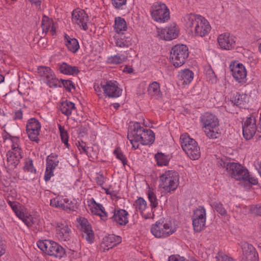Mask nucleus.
<instances>
[{
	"label": "nucleus",
	"mask_w": 261,
	"mask_h": 261,
	"mask_svg": "<svg viewBox=\"0 0 261 261\" xmlns=\"http://www.w3.org/2000/svg\"><path fill=\"white\" fill-rule=\"evenodd\" d=\"M188 56V48L186 45L177 44L172 47L170 51V59L175 67L182 66Z\"/></svg>",
	"instance_id": "obj_7"
},
{
	"label": "nucleus",
	"mask_w": 261,
	"mask_h": 261,
	"mask_svg": "<svg viewBox=\"0 0 261 261\" xmlns=\"http://www.w3.org/2000/svg\"><path fill=\"white\" fill-rule=\"evenodd\" d=\"M32 4H34L38 8L40 9V5L42 0H29Z\"/></svg>",
	"instance_id": "obj_63"
},
{
	"label": "nucleus",
	"mask_w": 261,
	"mask_h": 261,
	"mask_svg": "<svg viewBox=\"0 0 261 261\" xmlns=\"http://www.w3.org/2000/svg\"><path fill=\"white\" fill-rule=\"evenodd\" d=\"M127 60V57L124 55H117L108 58V62L113 64H119Z\"/></svg>",
	"instance_id": "obj_40"
},
{
	"label": "nucleus",
	"mask_w": 261,
	"mask_h": 261,
	"mask_svg": "<svg viewBox=\"0 0 261 261\" xmlns=\"http://www.w3.org/2000/svg\"><path fill=\"white\" fill-rule=\"evenodd\" d=\"M68 201L69 200L67 198L59 199L58 198H55L50 200V205L51 206L62 209V207H64L63 205L64 202L67 203Z\"/></svg>",
	"instance_id": "obj_41"
},
{
	"label": "nucleus",
	"mask_w": 261,
	"mask_h": 261,
	"mask_svg": "<svg viewBox=\"0 0 261 261\" xmlns=\"http://www.w3.org/2000/svg\"><path fill=\"white\" fill-rule=\"evenodd\" d=\"M56 232L57 237L61 241H67L69 240L71 238V229L66 224H58Z\"/></svg>",
	"instance_id": "obj_21"
},
{
	"label": "nucleus",
	"mask_w": 261,
	"mask_h": 261,
	"mask_svg": "<svg viewBox=\"0 0 261 261\" xmlns=\"http://www.w3.org/2000/svg\"><path fill=\"white\" fill-rule=\"evenodd\" d=\"M231 163H227L224 161H223L222 160H221L219 161V164L221 167H223L224 168H225L226 171H227V167H228L227 165L230 164Z\"/></svg>",
	"instance_id": "obj_64"
},
{
	"label": "nucleus",
	"mask_w": 261,
	"mask_h": 261,
	"mask_svg": "<svg viewBox=\"0 0 261 261\" xmlns=\"http://www.w3.org/2000/svg\"><path fill=\"white\" fill-rule=\"evenodd\" d=\"M183 150L191 160H198L200 156V148L196 141L186 146Z\"/></svg>",
	"instance_id": "obj_24"
},
{
	"label": "nucleus",
	"mask_w": 261,
	"mask_h": 261,
	"mask_svg": "<svg viewBox=\"0 0 261 261\" xmlns=\"http://www.w3.org/2000/svg\"><path fill=\"white\" fill-rule=\"evenodd\" d=\"M151 15L152 19L159 22H164L170 18L169 10L164 3H156L151 7Z\"/></svg>",
	"instance_id": "obj_8"
},
{
	"label": "nucleus",
	"mask_w": 261,
	"mask_h": 261,
	"mask_svg": "<svg viewBox=\"0 0 261 261\" xmlns=\"http://www.w3.org/2000/svg\"><path fill=\"white\" fill-rule=\"evenodd\" d=\"M14 213L16 216L21 220H23L25 217V215L23 212L19 211V209L17 210Z\"/></svg>",
	"instance_id": "obj_60"
},
{
	"label": "nucleus",
	"mask_w": 261,
	"mask_h": 261,
	"mask_svg": "<svg viewBox=\"0 0 261 261\" xmlns=\"http://www.w3.org/2000/svg\"><path fill=\"white\" fill-rule=\"evenodd\" d=\"M184 19L188 28H194L195 36L204 37L207 35L211 30L209 22L203 17L192 13L187 14Z\"/></svg>",
	"instance_id": "obj_2"
},
{
	"label": "nucleus",
	"mask_w": 261,
	"mask_h": 261,
	"mask_svg": "<svg viewBox=\"0 0 261 261\" xmlns=\"http://www.w3.org/2000/svg\"><path fill=\"white\" fill-rule=\"evenodd\" d=\"M158 32L160 38H163L165 40L174 39L178 36V31L174 23L169 27L162 29L161 32L159 31Z\"/></svg>",
	"instance_id": "obj_20"
},
{
	"label": "nucleus",
	"mask_w": 261,
	"mask_h": 261,
	"mask_svg": "<svg viewBox=\"0 0 261 261\" xmlns=\"http://www.w3.org/2000/svg\"><path fill=\"white\" fill-rule=\"evenodd\" d=\"M113 6L116 9H122V7L126 4V0H112Z\"/></svg>",
	"instance_id": "obj_51"
},
{
	"label": "nucleus",
	"mask_w": 261,
	"mask_h": 261,
	"mask_svg": "<svg viewBox=\"0 0 261 261\" xmlns=\"http://www.w3.org/2000/svg\"><path fill=\"white\" fill-rule=\"evenodd\" d=\"M72 20L84 30H88L87 22L89 21V17L84 10L76 9L73 10L72 13Z\"/></svg>",
	"instance_id": "obj_16"
},
{
	"label": "nucleus",
	"mask_w": 261,
	"mask_h": 261,
	"mask_svg": "<svg viewBox=\"0 0 261 261\" xmlns=\"http://www.w3.org/2000/svg\"><path fill=\"white\" fill-rule=\"evenodd\" d=\"M53 170L50 169H48L47 168H46V171L44 175V179L46 181H48L50 177L53 176Z\"/></svg>",
	"instance_id": "obj_57"
},
{
	"label": "nucleus",
	"mask_w": 261,
	"mask_h": 261,
	"mask_svg": "<svg viewBox=\"0 0 261 261\" xmlns=\"http://www.w3.org/2000/svg\"><path fill=\"white\" fill-rule=\"evenodd\" d=\"M134 206L135 207L136 211L140 212L145 219H147L149 217V216H146L145 214V211L147 208V205L146 201L144 198L139 197L135 200L134 203Z\"/></svg>",
	"instance_id": "obj_27"
},
{
	"label": "nucleus",
	"mask_w": 261,
	"mask_h": 261,
	"mask_svg": "<svg viewBox=\"0 0 261 261\" xmlns=\"http://www.w3.org/2000/svg\"><path fill=\"white\" fill-rule=\"evenodd\" d=\"M116 45L120 47H128L130 44L129 41L124 40L123 38H120L116 40L115 42Z\"/></svg>",
	"instance_id": "obj_49"
},
{
	"label": "nucleus",
	"mask_w": 261,
	"mask_h": 261,
	"mask_svg": "<svg viewBox=\"0 0 261 261\" xmlns=\"http://www.w3.org/2000/svg\"><path fill=\"white\" fill-rule=\"evenodd\" d=\"M127 139L135 149L139 147L138 142L142 145H151L154 141V133L150 129L145 130L139 123L135 122L128 127Z\"/></svg>",
	"instance_id": "obj_1"
},
{
	"label": "nucleus",
	"mask_w": 261,
	"mask_h": 261,
	"mask_svg": "<svg viewBox=\"0 0 261 261\" xmlns=\"http://www.w3.org/2000/svg\"><path fill=\"white\" fill-rule=\"evenodd\" d=\"M155 159L158 166H166L169 162L168 157L161 152L157 153L155 155Z\"/></svg>",
	"instance_id": "obj_37"
},
{
	"label": "nucleus",
	"mask_w": 261,
	"mask_h": 261,
	"mask_svg": "<svg viewBox=\"0 0 261 261\" xmlns=\"http://www.w3.org/2000/svg\"><path fill=\"white\" fill-rule=\"evenodd\" d=\"M114 28L116 32L119 34L122 33V31H125L127 25L124 19L120 17L116 18Z\"/></svg>",
	"instance_id": "obj_34"
},
{
	"label": "nucleus",
	"mask_w": 261,
	"mask_h": 261,
	"mask_svg": "<svg viewBox=\"0 0 261 261\" xmlns=\"http://www.w3.org/2000/svg\"><path fill=\"white\" fill-rule=\"evenodd\" d=\"M41 129V124L39 121L32 118L28 120L26 125V130L29 139L38 143L39 141L38 136Z\"/></svg>",
	"instance_id": "obj_11"
},
{
	"label": "nucleus",
	"mask_w": 261,
	"mask_h": 261,
	"mask_svg": "<svg viewBox=\"0 0 261 261\" xmlns=\"http://www.w3.org/2000/svg\"><path fill=\"white\" fill-rule=\"evenodd\" d=\"M254 166L261 176V162L256 161L254 162Z\"/></svg>",
	"instance_id": "obj_61"
},
{
	"label": "nucleus",
	"mask_w": 261,
	"mask_h": 261,
	"mask_svg": "<svg viewBox=\"0 0 261 261\" xmlns=\"http://www.w3.org/2000/svg\"><path fill=\"white\" fill-rule=\"evenodd\" d=\"M80 225L81 226L82 237L89 243H93L94 239V232L88 220L86 219L83 218L81 220Z\"/></svg>",
	"instance_id": "obj_18"
},
{
	"label": "nucleus",
	"mask_w": 261,
	"mask_h": 261,
	"mask_svg": "<svg viewBox=\"0 0 261 261\" xmlns=\"http://www.w3.org/2000/svg\"><path fill=\"white\" fill-rule=\"evenodd\" d=\"M59 129L60 131L61 139L63 143L67 147H69L68 142V135L67 130H66L64 127L61 126V124H58Z\"/></svg>",
	"instance_id": "obj_42"
},
{
	"label": "nucleus",
	"mask_w": 261,
	"mask_h": 261,
	"mask_svg": "<svg viewBox=\"0 0 261 261\" xmlns=\"http://www.w3.org/2000/svg\"><path fill=\"white\" fill-rule=\"evenodd\" d=\"M148 198L150 203V206L152 208H155L158 205V201L156 198V195L154 192V190L149 188L147 192Z\"/></svg>",
	"instance_id": "obj_36"
},
{
	"label": "nucleus",
	"mask_w": 261,
	"mask_h": 261,
	"mask_svg": "<svg viewBox=\"0 0 261 261\" xmlns=\"http://www.w3.org/2000/svg\"><path fill=\"white\" fill-rule=\"evenodd\" d=\"M59 70L64 74L70 75L77 74L80 72L77 67L71 66L65 62L59 64Z\"/></svg>",
	"instance_id": "obj_28"
},
{
	"label": "nucleus",
	"mask_w": 261,
	"mask_h": 261,
	"mask_svg": "<svg viewBox=\"0 0 261 261\" xmlns=\"http://www.w3.org/2000/svg\"><path fill=\"white\" fill-rule=\"evenodd\" d=\"M211 206L221 215L224 216L226 214V211L221 203L219 202H214L211 204Z\"/></svg>",
	"instance_id": "obj_44"
},
{
	"label": "nucleus",
	"mask_w": 261,
	"mask_h": 261,
	"mask_svg": "<svg viewBox=\"0 0 261 261\" xmlns=\"http://www.w3.org/2000/svg\"><path fill=\"white\" fill-rule=\"evenodd\" d=\"M55 252L52 254V256L56 257L57 258L61 259L66 256L65 249L57 243L55 245Z\"/></svg>",
	"instance_id": "obj_39"
},
{
	"label": "nucleus",
	"mask_w": 261,
	"mask_h": 261,
	"mask_svg": "<svg viewBox=\"0 0 261 261\" xmlns=\"http://www.w3.org/2000/svg\"><path fill=\"white\" fill-rule=\"evenodd\" d=\"M232 103L237 106L243 108L247 103V96L246 95L240 94L238 92L234 93L233 96L231 97Z\"/></svg>",
	"instance_id": "obj_30"
},
{
	"label": "nucleus",
	"mask_w": 261,
	"mask_h": 261,
	"mask_svg": "<svg viewBox=\"0 0 261 261\" xmlns=\"http://www.w3.org/2000/svg\"><path fill=\"white\" fill-rule=\"evenodd\" d=\"M103 94L110 98L118 97L121 95L122 89L119 88L116 81H109L101 85Z\"/></svg>",
	"instance_id": "obj_14"
},
{
	"label": "nucleus",
	"mask_w": 261,
	"mask_h": 261,
	"mask_svg": "<svg viewBox=\"0 0 261 261\" xmlns=\"http://www.w3.org/2000/svg\"><path fill=\"white\" fill-rule=\"evenodd\" d=\"M227 172L231 177L239 180L246 178L248 170L238 163L232 162L227 165Z\"/></svg>",
	"instance_id": "obj_10"
},
{
	"label": "nucleus",
	"mask_w": 261,
	"mask_h": 261,
	"mask_svg": "<svg viewBox=\"0 0 261 261\" xmlns=\"http://www.w3.org/2000/svg\"><path fill=\"white\" fill-rule=\"evenodd\" d=\"M180 140L182 149L185 148L186 146H189L191 143H195L196 141L192 138H191L187 134H184L180 136Z\"/></svg>",
	"instance_id": "obj_38"
},
{
	"label": "nucleus",
	"mask_w": 261,
	"mask_h": 261,
	"mask_svg": "<svg viewBox=\"0 0 261 261\" xmlns=\"http://www.w3.org/2000/svg\"><path fill=\"white\" fill-rule=\"evenodd\" d=\"M88 148V147L86 146V144L85 143H84V142H82V143H79V150L82 149L85 152L87 153V150Z\"/></svg>",
	"instance_id": "obj_62"
},
{
	"label": "nucleus",
	"mask_w": 261,
	"mask_h": 261,
	"mask_svg": "<svg viewBox=\"0 0 261 261\" xmlns=\"http://www.w3.org/2000/svg\"><path fill=\"white\" fill-rule=\"evenodd\" d=\"M201 122L207 137L212 139L218 138L219 121L215 115L205 113L201 117Z\"/></svg>",
	"instance_id": "obj_3"
},
{
	"label": "nucleus",
	"mask_w": 261,
	"mask_h": 261,
	"mask_svg": "<svg viewBox=\"0 0 261 261\" xmlns=\"http://www.w3.org/2000/svg\"><path fill=\"white\" fill-rule=\"evenodd\" d=\"M65 39L68 49L72 53H76L80 47L77 40L75 38H71L66 34L65 35Z\"/></svg>",
	"instance_id": "obj_31"
},
{
	"label": "nucleus",
	"mask_w": 261,
	"mask_h": 261,
	"mask_svg": "<svg viewBox=\"0 0 261 261\" xmlns=\"http://www.w3.org/2000/svg\"><path fill=\"white\" fill-rule=\"evenodd\" d=\"M94 203L95 206L91 208V212L94 215L99 216L102 220H107L108 214L103 206L100 204L96 203L95 202H94Z\"/></svg>",
	"instance_id": "obj_32"
},
{
	"label": "nucleus",
	"mask_w": 261,
	"mask_h": 261,
	"mask_svg": "<svg viewBox=\"0 0 261 261\" xmlns=\"http://www.w3.org/2000/svg\"><path fill=\"white\" fill-rule=\"evenodd\" d=\"M176 229L170 221L160 219L152 225L151 232L156 238H164L172 234Z\"/></svg>",
	"instance_id": "obj_5"
},
{
	"label": "nucleus",
	"mask_w": 261,
	"mask_h": 261,
	"mask_svg": "<svg viewBox=\"0 0 261 261\" xmlns=\"http://www.w3.org/2000/svg\"><path fill=\"white\" fill-rule=\"evenodd\" d=\"M113 215L111 217V219L116 222L117 224L121 225H125L128 222V213L124 210L120 209L119 210H114Z\"/></svg>",
	"instance_id": "obj_22"
},
{
	"label": "nucleus",
	"mask_w": 261,
	"mask_h": 261,
	"mask_svg": "<svg viewBox=\"0 0 261 261\" xmlns=\"http://www.w3.org/2000/svg\"><path fill=\"white\" fill-rule=\"evenodd\" d=\"M178 179L177 172L172 170L166 171L160 177L159 187L165 192H170L177 188Z\"/></svg>",
	"instance_id": "obj_6"
},
{
	"label": "nucleus",
	"mask_w": 261,
	"mask_h": 261,
	"mask_svg": "<svg viewBox=\"0 0 261 261\" xmlns=\"http://www.w3.org/2000/svg\"><path fill=\"white\" fill-rule=\"evenodd\" d=\"M121 242V238L119 236H115L113 234H109L105 237L103 239V241L101 243V247L104 246L107 247V249H104L109 250L112 248L113 247L116 246L117 244Z\"/></svg>",
	"instance_id": "obj_25"
},
{
	"label": "nucleus",
	"mask_w": 261,
	"mask_h": 261,
	"mask_svg": "<svg viewBox=\"0 0 261 261\" xmlns=\"http://www.w3.org/2000/svg\"><path fill=\"white\" fill-rule=\"evenodd\" d=\"M5 253V248L4 242L0 237V257Z\"/></svg>",
	"instance_id": "obj_59"
},
{
	"label": "nucleus",
	"mask_w": 261,
	"mask_h": 261,
	"mask_svg": "<svg viewBox=\"0 0 261 261\" xmlns=\"http://www.w3.org/2000/svg\"><path fill=\"white\" fill-rule=\"evenodd\" d=\"M243 249V261H258V255L255 248L251 244L246 243Z\"/></svg>",
	"instance_id": "obj_19"
},
{
	"label": "nucleus",
	"mask_w": 261,
	"mask_h": 261,
	"mask_svg": "<svg viewBox=\"0 0 261 261\" xmlns=\"http://www.w3.org/2000/svg\"><path fill=\"white\" fill-rule=\"evenodd\" d=\"M22 111L21 110L16 111L14 113V119H21L22 118Z\"/></svg>",
	"instance_id": "obj_58"
},
{
	"label": "nucleus",
	"mask_w": 261,
	"mask_h": 261,
	"mask_svg": "<svg viewBox=\"0 0 261 261\" xmlns=\"http://www.w3.org/2000/svg\"><path fill=\"white\" fill-rule=\"evenodd\" d=\"M37 70L39 75L50 87L55 84L57 80L53 71L49 67L40 66Z\"/></svg>",
	"instance_id": "obj_17"
},
{
	"label": "nucleus",
	"mask_w": 261,
	"mask_h": 261,
	"mask_svg": "<svg viewBox=\"0 0 261 261\" xmlns=\"http://www.w3.org/2000/svg\"><path fill=\"white\" fill-rule=\"evenodd\" d=\"M236 38L229 33H224L218 36V43L222 49L231 50L236 47Z\"/></svg>",
	"instance_id": "obj_13"
},
{
	"label": "nucleus",
	"mask_w": 261,
	"mask_h": 261,
	"mask_svg": "<svg viewBox=\"0 0 261 261\" xmlns=\"http://www.w3.org/2000/svg\"><path fill=\"white\" fill-rule=\"evenodd\" d=\"M61 81L63 86L67 91H70L71 88L75 89L74 85L71 81L66 80H62Z\"/></svg>",
	"instance_id": "obj_50"
},
{
	"label": "nucleus",
	"mask_w": 261,
	"mask_h": 261,
	"mask_svg": "<svg viewBox=\"0 0 261 261\" xmlns=\"http://www.w3.org/2000/svg\"><path fill=\"white\" fill-rule=\"evenodd\" d=\"M148 92L151 96H154L156 98L161 97L162 94L159 84L154 82L150 84L148 88Z\"/></svg>",
	"instance_id": "obj_33"
},
{
	"label": "nucleus",
	"mask_w": 261,
	"mask_h": 261,
	"mask_svg": "<svg viewBox=\"0 0 261 261\" xmlns=\"http://www.w3.org/2000/svg\"><path fill=\"white\" fill-rule=\"evenodd\" d=\"M256 120L254 116L247 117L243 123V135L246 140H249L257 132Z\"/></svg>",
	"instance_id": "obj_12"
},
{
	"label": "nucleus",
	"mask_w": 261,
	"mask_h": 261,
	"mask_svg": "<svg viewBox=\"0 0 261 261\" xmlns=\"http://www.w3.org/2000/svg\"><path fill=\"white\" fill-rule=\"evenodd\" d=\"M105 177L102 174H98L95 177V180L97 185L102 186L104 183Z\"/></svg>",
	"instance_id": "obj_56"
},
{
	"label": "nucleus",
	"mask_w": 261,
	"mask_h": 261,
	"mask_svg": "<svg viewBox=\"0 0 261 261\" xmlns=\"http://www.w3.org/2000/svg\"><path fill=\"white\" fill-rule=\"evenodd\" d=\"M46 162V168L48 169L53 170L59 164L58 155L51 153L47 156Z\"/></svg>",
	"instance_id": "obj_35"
},
{
	"label": "nucleus",
	"mask_w": 261,
	"mask_h": 261,
	"mask_svg": "<svg viewBox=\"0 0 261 261\" xmlns=\"http://www.w3.org/2000/svg\"><path fill=\"white\" fill-rule=\"evenodd\" d=\"M57 243L50 240L39 241L37 242L38 248L46 254L52 256L54 252H55V245Z\"/></svg>",
	"instance_id": "obj_23"
},
{
	"label": "nucleus",
	"mask_w": 261,
	"mask_h": 261,
	"mask_svg": "<svg viewBox=\"0 0 261 261\" xmlns=\"http://www.w3.org/2000/svg\"><path fill=\"white\" fill-rule=\"evenodd\" d=\"M206 76L207 80L212 83H216L217 81V77L215 73L211 68H209L206 70Z\"/></svg>",
	"instance_id": "obj_46"
},
{
	"label": "nucleus",
	"mask_w": 261,
	"mask_h": 261,
	"mask_svg": "<svg viewBox=\"0 0 261 261\" xmlns=\"http://www.w3.org/2000/svg\"><path fill=\"white\" fill-rule=\"evenodd\" d=\"M193 72L188 69L181 70L178 74V83L181 85L189 84L193 79Z\"/></svg>",
	"instance_id": "obj_26"
},
{
	"label": "nucleus",
	"mask_w": 261,
	"mask_h": 261,
	"mask_svg": "<svg viewBox=\"0 0 261 261\" xmlns=\"http://www.w3.org/2000/svg\"><path fill=\"white\" fill-rule=\"evenodd\" d=\"M52 23L53 21L51 20H50L48 17L44 16L42 18L41 23L43 32L45 33L48 32L50 30Z\"/></svg>",
	"instance_id": "obj_43"
},
{
	"label": "nucleus",
	"mask_w": 261,
	"mask_h": 261,
	"mask_svg": "<svg viewBox=\"0 0 261 261\" xmlns=\"http://www.w3.org/2000/svg\"><path fill=\"white\" fill-rule=\"evenodd\" d=\"M23 169L25 171L31 173H35L36 169H35L33 164V161L31 159H27L25 162V165L23 167Z\"/></svg>",
	"instance_id": "obj_45"
},
{
	"label": "nucleus",
	"mask_w": 261,
	"mask_h": 261,
	"mask_svg": "<svg viewBox=\"0 0 261 261\" xmlns=\"http://www.w3.org/2000/svg\"><path fill=\"white\" fill-rule=\"evenodd\" d=\"M246 176V178L243 179L242 180L248 181L249 183L252 185H256L257 184V180L254 177H250L248 171Z\"/></svg>",
	"instance_id": "obj_54"
},
{
	"label": "nucleus",
	"mask_w": 261,
	"mask_h": 261,
	"mask_svg": "<svg viewBox=\"0 0 261 261\" xmlns=\"http://www.w3.org/2000/svg\"><path fill=\"white\" fill-rule=\"evenodd\" d=\"M63 205L64 207H62V209L65 211H73L75 208V205L72 201L69 202V201L67 203L64 202Z\"/></svg>",
	"instance_id": "obj_52"
},
{
	"label": "nucleus",
	"mask_w": 261,
	"mask_h": 261,
	"mask_svg": "<svg viewBox=\"0 0 261 261\" xmlns=\"http://www.w3.org/2000/svg\"><path fill=\"white\" fill-rule=\"evenodd\" d=\"M22 221L28 226L30 227L34 224V220L32 216H25Z\"/></svg>",
	"instance_id": "obj_53"
},
{
	"label": "nucleus",
	"mask_w": 261,
	"mask_h": 261,
	"mask_svg": "<svg viewBox=\"0 0 261 261\" xmlns=\"http://www.w3.org/2000/svg\"><path fill=\"white\" fill-rule=\"evenodd\" d=\"M206 222V211L201 206H198L194 211L192 216V222L194 230L197 232L201 231L204 229Z\"/></svg>",
	"instance_id": "obj_9"
},
{
	"label": "nucleus",
	"mask_w": 261,
	"mask_h": 261,
	"mask_svg": "<svg viewBox=\"0 0 261 261\" xmlns=\"http://www.w3.org/2000/svg\"><path fill=\"white\" fill-rule=\"evenodd\" d=\"M12 142V150L9 151L7 153V162L9 166H11L12 168H16L19 163L20 160L22 159L21 149L19 147L18 142L19 138L17 137H13L8 133H5L3 135V138L5 140L7 139V136Z\"/></svg>",
	"instance_id": "obj_4"
},
{
	"label": "nucleus",
	"mask_w": 261,
	"mask_h": 261,
	"mask_svg": "<svg viewBox=\"0 0 261 261\" xmlns=\"http://www.w3.org/2000/svg\"><path fill=\"white\" fill-rule=\"evenodd\" d=\"M60 108L61 112L67 117L70 116L72 111L75 109L74 103L68 100L61 102Z\"/></svg>",
	"instance_id": "obj_29"
},
{
	"label": "nucleus",
	"mask_w": 261,
	"mask_h": 261,
	"mask_svg": "<svg viewBox=\"0 0 261 261\" xmlns=\"http://www.w3.org/2000/svg\"><path fill=\"white\" fill-rule=\"evenodd\" d=\"M102 84H101L100 85H99L98 84L95 83L94 85V89L97 94V95L99 97L102 96V91L101 90V88H102L101 85H102Z\"/></svg>",
	"instance_id": "obj_55"
},
{
	"label": "nucleus",
	"mask_w": 261,
	"mask_h": 261,
	"mask_svg": "<svg viewBox=\"0 0 261 261\" xmlns=\"http://www.w3.org/2000/svg\"><path fill=\"white\" fill-rule=\"evenodd\" d=\"M230 69L234 79L239 83H245L246 81L247 71L242 64L234 62L230 65Z\"/></svg>",
	"instance_id": "obj_15"
},
{
	"label": "nucleus",
	"mask_w": 261,
	"mask_h": 261,
	"mask_svg": "<svg viewBox=\"0 0 261 261\" xmlns=\"http://www.w3.org/2000/svg\"><path fill=\"white\" fill-rule=\"evenodd\" d=\"M114 154L116 156L117 158L121 161L123 165L124 166L127 163V160L125 156L123 155L121 150L119 148H117L114 151Z\"/></svg>",
	"instance_id": "obj_47"
},
{
	"label": "nucleus",
	"mask_w": 261,
	"mask_h": 261,
	"mask_svg": "<svg viewBox=\"0 0 261 261\" xmlns=\"http://www.w3.org/2000/svg\"><path fill=\"white\" fill-rule=\"evenodd\" d=\"M216 258L217 261H234L231 257L228 256L223 252H219Z\"/></svg>",
	"instance_id": "obj_48"
}]
</instances>
